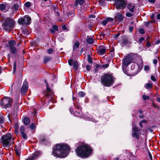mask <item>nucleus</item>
Wrapping results in <instances>:
<instances>
[{"instance_id": "a18cd8bd", "label": "nucleus", "mask_w": 160, "mask_h": 160, "mask_svg": "<svg viewBox=\"0 0 160 160\" xmlns=\"http://www.w3.org/2000/svg\"><path fill=\"white\" fill-rule=\"evenodd\" d=\"M84 0H79L78 2L80 5H81L84 2Z\"/></svg>"}, {"instance_id": "e433bc0d", "label": "nucleus", "mask_w": 160, "mask_h": 160, "mask_svg": "<svg viewBox=\"0 0 160 160\" xmlns=\"http://www.w3.org/2000/svg\"><path fill=\"white\" fill-rule=\"evenodd\" d=\"M150 68L148 66H144V70L146 71H148L149 70Z\"/></svg>"}, {"instance_id": "f8f14e48", "label": "nucleus", "mask_w": 160, "mask_h": 160, "mask_svg": "<svg viewBox=\"0 0 160 160\" xmlns=\"http://www.w3.org/2000/svg\"><path fill=\"white\" fill-rule=\"evenodd\" d=\"M69 64L71 66L73 65V68L75 70H77L78 68V62L75 60L73 61L72 59L71 58L69 59L68 61Z\"/></svg>"}, {"instance_id": "f3484780", "label": "nucleus", "mask_w": 160, "mask_h": 160, "mask_svg": "<svg viewBox=\"0 0 160 160\" xmlns=\"http://www.w3.org/2000/svg\"><path fill=\"white\" fill-rule=\"evenodd\" d=\"M127 8L130 12H134L135 5L134 3H129L127 5Z\"/></svg>"}, {"instance_id": "cd10ccee", "label": "nucleus", "mask_w": 160, "mask_h": 160, "mask_svg": "<svg viewBox=\"0 0 160 160\" xmlns=\"http://www.w3.org/2000/svg\"><path fill=\"white\" fill-rule=\"evenodd\" d=\"M85 95V93L82 92H79L78 96H79L82 97H83Z\"/></svg>"}, {"instance_id": "4468645a", "label": "nucleus", "mask_w": 160, "mask_h": 160, "mask_svg": "<svg viewBox=\"0 0 160 160\" xmlns=\"http://www.w3.org/2000/svg\"><path fill=\"white\" fill-rule=\"evenodd\" d=\"M28 88V83L27 81L25 80L21 88V93L22 94L25 93L27 90Z\"/></svg>"}, {"instance_id": "393cba45", "label": "nucleus", "mask_w": 160, "mask_h": 160, "mask_svg": "<svg viewBox=\"0 0 160 160\" xmlns=\"http://www.w3.org/2000/svg\"><path fill=\"white\" fill-rule=\"evenodd\" d=\"M133 137L135 138H138V132H132Z\"/></svg>"}, {"instance_id": "de8ad7c7", "label": "nucleus", "mask_w": 160, "mask_h": 160, "mask_svg": "<svg viewBox=\"0 0 160 160\" xmlns=\"http://www.w3.org/2000/svg\"><path fill=\"white\" fill-rule=\"evenodd\" d=\"M88 61L90 63H92V60L91 58L90 57H89L88 58Z\"/></svg>"}, {"instance_id": "603ef678", "label": "nucleus", "mask_w": 160, "mask_h": 160, "mask_svg": "<svg viewBox=\"0 0 160 160\" xmlns=\"http://www.w3.org/2000/svg\"><path fill=\"white\" fill-rule=\"evenodd\" d=\"M133 29V28L132 27H130L129 28V30L130 32H132Z\"/></svg>"}, {"instance_id": "338daca9", "label": "nucleus", "mask_w": 160, "mask_h": 160, "mask_svg": "<svg viewBox=\"0 0 160 160\" xmlns=\"http://www.w3.org/2000/svg\"><path fill=\"white\" fill-rule=\"evenodd\" d=\"M72 14V13L70 12H68V15L69 16V15H71Z\"/></svg>"}, {"instance_id": "37998d69", "label": "nucleus", "mask_w": 160, "mask_h": 160, "mask_svg": "<svg viewBox=\"0 0 160 160\" xmlns=\"http://www.w3.org/2000/svg\"><path fill=\"white\" fill-rule=\"evenodd\" d=\"M86 69L87 70L89 71L91 69V66L89 65H87L86 66Z\"/></svg>"}, {"instance_id": "864d4df0", "label": "nucleus", "mask_w": 160, "mask_h": 160, "mask_svg": "<svg viewBox=\"0 0 160 160\" xmlns=\"http://www.w3.org/2000/svg\"><path fill=\"white\" fill-rule=\"evenodd\" d=\"M14 128L15 129H18V126L17 124H15L14 125Z\"/></svg>"}, {"instance_id": "09e8293b", "label": "nucleus", "mask_w": 160, "mask_h": 160, "mask_svg": "<svg viewBox=\"0 0 160 160\" xmlns=\"http://www.w3.org/2000/svg\"><path fill=\"white\" fill-rule=\"evenodd\" d=\"M135 67V64H132L131 66V69L132 70H133Z\"/></svg>"}, {"instance_id": "c03bdc74", "label": "nucleus", "mask_w": 160, "mask_h": 160, "mask_svg": "<svg viewBox=\"0 0 160 160\" xmlns=\"http://www.w3.org/2000/svg\"><path fill=\"white\" fill-rule=\"evenodd\" d=\"M53 28L56 31H58L57 26L56 25H53L52 26Z\"/></svg>"}, {"instance_id": "c756f323", "label": "nucleus", "mask_w": 160, "mask_h": 160, "mask_svg": "<svg viewBox=\"0 0 160 160\" xmlns=\"http://www.w3.org/2000/svg\"><path fill=\"white\" fill-rule=\"evenodd\" d=\"M16 70V62H15L13 64V73H14Z\"/></svg>"}, {"instance_id": "052dcab7", "label": "nucleus", "mask_w": 160, "mask_h": 160, "mask_svg": "<svg viewBox=\"0 0 160 160\" xmlns=\"http://www.w3.org/2000/svg\"><path fill=\"white\" fill-rule=\"evenodd\" d=\"M50 31L52 33H54L55 32V30H53V29H50Z\"/></svg>"}, {"instance_id": "c9c22d12", "label": "nucleus", "mask_w": 160, "mask_h": 160, "mask_svg": "<svg viewBox=\"0 0 160 160\" xmlns=\"http://www.w3.org/2000/svg\"><path fill=\"white\" fill-rule=\"evenodd\" d=\"M133 15V14L131 13L130 12H127L126 14V16L128 17H130L132 16Z\"/></svg>"}, {"instance_id": "6e6d98bb", "label": "nucleus", "mask_w": 160, "mask_h": 160, "mask_svg": "<svg viewBox=\"0 0 160 160\" xmlns=\"http://www.w3.org/2000/svg\"><path fill=\"white\" fill-rule=\"evenodd\" d=\"M157 63V59H154L153 60V63L154 64H156Z\"/></svg>"}, {"instance_id": "3c124183", "label": "nucleus", "mask_w": 160, "mask_h": 160, "mask_svg": "<svg viewBox=\"0 0 160 160\" xmlns=\"http://www.w3.org/2000/svg\"><path fill=\"white\" fill-rule=\"evenodd\" d=\"M107 20H108V22H109V21H113V19L111 18H108L107 19Z\"/></svg>"}, {"instance_id": "aec40b11", "label": "nucleus", "mask_w": 160, "mask_h": 160, "mask_svg": "<svg viewBox=\"0 0 160 160\" xmlns=\"http://www.w3.org/2000/svg\"><path fill=\"white\" fill-rule=\"evenodd\" d=\"M152 86V84L151 81H149L148 82L144 85V88L148 89H150Z\"/></svg>"}, {"instance_id": "72a5a7b5", "label": "nucleus", "mask_w": 160, "mask_h": 160, "mask_svg": "<svg viewBox=\"0 0 160 160\" xmlns=\"http://www.w3.org/2000/svg\"><path fill=\"white\" fill-rule=\"evenodd\" d=\"M15 152L17 155L18 156H19L21 153L20 150L19 149H16L15 151Z\"/></svg>"}, {"instance_id": "bf43d9fd", "label": "nucleus", "mask_w": 160, "mask_h": 160, "mask_svg": "<svg viewBox=\"0 0 160 160\" xmlns=\"http://www.w3.org/2000/svg\"><path fill=\"white\" fill-rule=\"evenodd\" d=\"M151 46V44L149 42H147V46L148 47Z\"/></svg>"}, {"instance_id": "6ab92c4d", "label": "nucleus", "mask_w": 160, "mask_h": 160, "mask_svg": "<svg viewBox=\"0 0 160 160\" xmlns=\"http://www.w3.org/2000/svg\"><path fill=\"white\" fill-rule=\"evenodd\" d=\"M115 18L119 20L122 21L123 19V17L121 13L118 12L116 14Z\"/></svg>"}, {"instance_id": "8fccbe9b", "label": "nucleus", "mask_w": 160, "mask_h": 160, "mask_svg": "<svg viewBox=\"0 0 160 160\" xmlns=\"http://www.w3.org/2000/svg\"><path fill=\"white\" fill-rule=\"evenodd\" d=\"M151 79L152 81H155L156 80L155 77L153 75L151 76Z\"/></svg>"}, {"instance_id": "7ed1b4c3", "label": "nucleus", "mask_w": 160, "mask_h": 160, "mask_svg": "<svg viewBox=\"0 0 160 160\" xmlns=\"http://www.w3.org/2000/svg\"><path fill=\"white\" fill-rule=\"evenodd\" d=\"M101 79L102 83L106 87L112 85L114 81L113 77L110 74H104L101 76Z\"/></svg>"}, {"instance_id": "680f3d73", "label": "nucleus", "mask_w": 160, "mask_h": 160, "mask_svg": "<svg viewBox=\"0 0 160 160\" xmlns=\"http://www.w3.org/2000/svg\"><path fill=\"white\" fill-rule=\"evenodd\" d=\"M141 122L142 123H146L147 122V121L145 120H142L141 121Z\"/></svg>"}, {"instance_id": "4be33fe9", "label": "nucleus", "mask_w": 160, "mask_h": 160, "mask_svg": "<svg viewBox=\"0 0 160 160\" xmlns=\"http://www.w3.org/2000/svg\"><path fill=\"white\" fill-rule=\"evenodd\" d=\"M79 45L80 43L78 42L77 41L76 42H75L74 44V45L73 47V50H77L78 48Z\"/></svg>"}, {"instance_id": "1a4fd4ad", "label": "nucleus", "mask_w": 160, "mask_h": 160, "mask_svg": "<svg viewBox=\"0 0 160 160\" xmlns=\"http://www.w3.org/2000/svg\"><path fill=\"white\" fill-rule=\"evenodd\" d=\"M132 57L130 55H128L122 60V64L125 66H128L132 62Z\"/></svg>"}, {"instance_id": "c85d7f7f", "label": "nucleus", "mask_w": 160, "mask_h": 160, "mask_svg": "<svg viewBox=\"0 0 160 160\" xmlns=\"http://www.w3.org/2000/svg\"><path fill=\"white\" fill-rule=\"evenodd\" d=\"M142 97L143 98V100H145L147 99H148L149 98V97L148 96H146L145 95H143L142 96Z\"/></svg>"}, {"instance_id": "69168bd1", "label": "nucleus", "mask_w": 160, "mask_h": 160, "mask_svg": "<svg viewBox=\"0 0 160 160\" xmlns=\"http://www.w3.org/2000/svg\"><path fill=\"white\" fill-rule=\"evenodd\" d=\"M15 132L16 134H18V129H15Z\"/></svg>"}, {"instance_id": "473e14b6", "label": "nucleus", "mask_w": 160, "mask_h": 160, "mask_svg": "<svg viewBox=\"0 0 160 160\" xmlns=\"http://www.w3.org/2000/svg\"><path fill=\"white\" fill-rule=\"evenodd\" d=\"M47 52L48 54H50L53 52V51L52 49L50 48L47 50Z\"/></svg>"}, {"instance_id": "a19ab883", "label": "nucleus", "mask_w": 160, "mask_h": 160, "mask_svg": "<svg viewBox=\"0 0 160 160\" xmlns=\"http://www.w3.org/2000/svg\"><path fill=\"white\" fill-rule=\"evenodd\" d=\"M108 20H107V19H106V20L105 21H103L102 22V24L104 25V26H105L107 24V22H108Z\"/></svg>"}, {"instance_id": "4c0bfd02", "label": "nucleus", "mask_w": 160, "mask_h": 160, "mask_svg": "<svg viewBox=\"0 0 160 160\" xmlns=\"http://www.w3.org/2000/svg\"><path fill=\"white\" fill-rule=\"evenodd\" d=\"M35 125L33 123L31 124L30 126V128L32 129H34L35 128Z\"/></svg>"}, {"instance_id": "774afa93", "label": "nucleus", "mask_w": 160, "mask_h": 160, "mask_svg": "<svg viewBox=\"0 0 160 160\" xmlns=\"http://www.w3.org/2000/svg\"><path fill=\"white\" fill-rule=\"evenodd\" d=\"M157 101L158 102H160V98H157Z\"/></svg>"}, {"instance_id": "7c9ffc66", "label": "nucleus", "mask_w": 160, "mask_h": 160, "mask_svg": "<svg viewBox=\"0 0 160 160\" xmlns=\"http://www.w3.org/2000/svg\"><path fill=\"white\" fill-rule=\"evenodd\" d=\"M139 32L141 34H143L144 33V30L143 28H140L138 30Z\"/></svg>"}, {"instance_id": "5701e85b", "label": "nucleus", "mask_w": 160, "mask_h": 160, "mask_svg": "<svg viewBox=\"0 0 160 160\" xmlns=\"http://www.w3.org/2000/svg\"><path fill=\"white\" fill-rule=\"evenodd\" d=\"M52 58L50 57L46 56L44 57L43 60V62L44 63H46L48 62L51 60Z\"/></svg>"}, {"instance_id": "9d476101", "label": "nucleus", "mask_w": 160, "mask_h": 160, "mask_svg": "<svg viewBox=\"0 0 160 160\" xmlns=\"http://www.w3.org/2000/svg\"><path fill=\"white\" fill-rule=\"evenodd\" d=\"M40 152L39 151H37L32 154V156L29 157L25 160H34L37 159L40 155Z\"/></svg>"}, {"instance_id": "f704fd0d", "label": "nucleus", "mask_w": 160, "mask_h": 160, "mask_svg": "<svg viewBox=\"0 0 160 160\" xmlns=\"http://www.w3.org/2000/svg\"><path fill=\"white\" fill-rule=\"evenodd\" d=\"M132 132H139L138 128L136 127L133 128Z\"/></svg>"}, {"instance_id": "dca6fc26", "label": "nucleus", "mask_w": 160, "mask_h": 160, "mask_svg": "<svg viewBox=\"0 0 160 160\" xmlns=\"http://www.w3.org/2000/svg\"><path fill=\"white\" fill-rule=\"evenodd\" d=\"M20 131L21 134V135L22 138L25 139H27V137L26 133L25 132V128L23 126H21L20 127Z\"/></svg>"}, {"instance_id": "2eb2a0df", "label": "nucleus", "mask_w": 160, "mask_h": 160, "mask_svg": "<svg viewBox=\"0 0 160 160\" xmlns=\"http://www.w3.org/2000/svg\"><path fill=\"white\" fill-rule=\"evenodd\" d=\"M106 50L105 48L102 46H99L97 49L98 53L100 55L104 54Z\"/></svg>"}, {"instance_id": "f257e3e1", "label": "nucleus", "mask_w": 160, "mask_h": 160, "mask_svg": "<svg viewBox=\"0 0 160 160\" xmlns=\"http://www.w3.org/2000/svg\"><path fill=\"white\" fill-rule=\"evenodd\" d=\"M70 147L67 144H58L55 145L52 152L54 157L61 158L66 157L69 152Z\"/></svg>"}, {"instance_id": "6e6552de", "label": "nucleus", "mask_w": 160, "mask_h": 160, "mask_svg": "<svg viewBox=\"0 0 160 160\" xmlns=\"http://www.w3.org/2000/svg\"><path fill=\"white\" fill-rule=\"evenodd\" d=\"M115 4L117 9L124 8L126 4L124 0H115Z\"/></svg>"}, {"instance_id": "0eeeda50", "label": "nucleus", "mask_w": 160, "mask_h": 160, "mask_svg": "<svg viewBox=\"0 0 160 160\" xmlns=\"http://www.w3.org/2000/svg\"><path fill=\"white\" fill-rule=\"evenodd\" d=\"M18 22L21 25H27L30 23L31 18L28 16H25L19 19Z\"/></svg>"}, {"instance_id": "13d9d810", "label": "nucleus", "mask_w": 160, "mask_h": 160, "mask_svg": "<svg viewBox=\"0 0 160 160\" xmlns=\"http://www.w3.org/2000/svg\"><path fill=\"white\" fill-rule=\"evenodd\" d=\"M3 122V119L2 118H0V123H2Z\"/></svg>"}, {"instance_id": "a878e982", "label": "nucleus", "mask_w": 160, "mask_h": 160, "mask_svg": "<svg viewBox=\"0 0 160 160\" xmlns=\"http://www.w3.org/2000/svg\"><path fill=\"white\" fill-rule=\"evenodd\" d=\"M100 36L101 39L103 38H107V37H106V33H101L100 34Z\"/></svg>"}, {"instance_id": "9b49d317", "label": "nucleus", "mask_w": 160, "mask_h": 160, "mask_svg": "<svg viewBox=\"0 0 160 160\" xmlns=\"http://www.w3.org/2000/svg\"><path fill=\"white\" fill-rule=\"evenodd\" d=\"M9 43L12 53L13 54L15 53L16 50V49L15 47V45L16 44V42L14 41H10Z\"/></svg>"}, {"instance_id": "423d86ee", "label": "nucleus", "mask_w": 160, "mask_h": 160, "mask_svg": "<svg viewBox=\"0 0 160 160\" xmlns=\"http://www.w3.org/2000/svg\"><path fill=\"white\" fill-rule=\"evenodd\" d=\"M12 100L10 97H5L0 102L2 107L6 108H9L11 106Z\"/></svg>"}, {"instance_id": "58836bf2", "label": "nucleus", "mask_w": 160, "mask_h": 160, "mask_svg": "<svg viewBox=\"0 0 160 160\" xmlns=\"http://www.w3.org/2000/svg\"><path fill=\"white\" fill-rule=\"evenodd\" d=\"M144 41L145 39L143 37H141L139 39V42L140 43H141Z\"/></svg>"}, {"instance_id": "5fc2aeb1", "label": "nucleus", "mask_w": 160, "mask_h": 160, "mask_svg": "<svg viewBox=\"0 0 160 160\" xmlns=\"http://www.w3.org/2000/svg\"><path fill=\"white\" fill-rule=\"evenodd\" d=\"M154 16H155V14L154 13H152L151 16V19H154Z\"/></svg>"}, {"instance_id": "20e7f679", "label": "nucleus", "mask_w": 160, "mask_h": 160, "mask_svg": "<svg viewBox=\"0 0 160 160\" xmlns=\"http://www.w3.org/2000/svg\"><path fill=\"white\" fill-rule=\"evenodd\" d=\"M14 138L12 135L10 133H8L3 135L1 138V142L4 147L10 146L11 144L13 142Z\"/></svg>"}, {"instance_id": "e2e57ef3", "label": "nucleus", "mask_w": 160, "mask_h": 160, "mask_svg": "<svg viewBox=\"0 0 160 160\" xmlns=\"http://www.w3.org/2000/svg\"><path fill=\"white\" fill-rule=\"evenodd\" d=\"M157 18L158 19H160V14H159L157 15Z\"/></svg>"}, {"instance_id": "4d7b16f0", "label": "nucleus", "mask_w": 160, "mask_h": 160, "mask_svg": "<svg viewBox=\"0 0 160 160\" xmlns=\"http://www.w3.org/2000/svg\"><path fill=\"white\" fill-rule=\"evenodd\" d=\"M148 2L150 3H153L155 2V0H148Z\"/></svg>"}, {"instance_id": "a211bd4d", "label": "nucleus", "mask_w": 160, "mask_h": 160, "mask_svg": "<svg viewBox=\"0 0 160 160\" xmlns=\"http://www.w3.org/2000/svg\"><path fill=\"white\" fill-rule=\"evenodd\" d=\"M45 83L47 84V93L46 95L47 96H49L51 94H52V93L51 92V89L49 88V85L48 82L45 81Z\"/></svg>"}, {"instance_id": "79ce46f5", "label": "nucleus", "mask_w": 160, "mask_h": 160, "mask_svg": "<svg viewBox=\"0 0 160 160\" xmlns=\"http://www.w3.org/2000/svg\"><path fill=\"white\" fill-rule=\"evenodd\" d=\"M108 66H109V64H107L105 65H102L101 67L102 68H108Z\"/></svg>"}, {"instance_id": "2f4dec72", "label": "nucleus", "mask_w": 160, "mask_h": 160, "mask_svg": "<svg viewBox=\"0 0 160 160\" xmlns=\"http://www.w3.org/2000/svg\"><path fill=\"white\" fill-rule=\"evenodd\" d=\"M25 6L27 8L30 7L31 6L30 2H26L25 4Z\"/></svg>"}, {"instance_id": "bb28decb", "label": "nucleus", "mask_w": 160, "mask_h": 160, "mask_svg": "<svg viewBox=\"0 0 160 160\" xmlns=\"http://www.w3.org/2000/svg\"><path fill=\"white\" fill-rule=\"evenodd\" d=\"M18 7H19L18 5L17 4H15L13 5V6L12 7V8L14 10H16L18 9Z\"/></svg>"}, {"instance_id": "412c9836", "label": "nucleus", "mask_w": 160, "mask_h": 160, "mask_svg": "<svg viewBox=\"0 0 160 160\" xmlns=\"http://www.w3.org/2000/svg\"><path fill=\"white\" fill-rule=\"evenodd\" d=\"M86 41L88 43L92 44L93 42L94 38L92 37H89L88 36L86 39Z\"/></svg>"}, {"instance_id": "0e129e2a", "label": "nucleus", "mask_w": 160, "mask_h": 160, "mask_svg": "<svg viewBox=\"0 0 160 160\" xmlns=\"http://www.w3.org/2000/svg\"><path fill=\"white\" fill-rule=\"evenodd\" d=\"M34 110V112H33L32 113V115L33 116H35V115H36V111H35L34 110Z\"/></svg>"}, {"instance_id": "ddd939ff", "label": "nucleus", "mask_w": 160, "mask_h": 160, "mask_svg": "<svg viewBox=\"0 0 160 160\" xmlns=\"http://www.w3.org/2000/svg\"><path fill=\"white\" fill-rule=\"evenodd\" d=\"M9 5L6 3L0 4V10L2 11L6 12L9 9Z\"/></svg>"}, {"instance_id": "39448f33", "label": "nucleus", "mask_w": 160, "mask_h": 160, "mask_svg": "<svg viewBox=\"0 0 160 160\" xmlns=\"http://www.w3.org/2000/svg\"><path fill=\"white\" fill-rule=\"evenodd\" d=\"M14 24L15 22L13 20L9 18H7L5 22L3 24V29L6 31L9 32L13 29Z\"/></svg>"}, {"instance_id": "49530a36", "label": "nucleus", "mask_w": 160, "mask_h": 160, "mask_svg": "<svg viewBox=\"0 0 160 160\" xmlns=\"http://www.w3.org/2000/svg\"><path fill=\"white\" fill-rule=\"evenodd\" d=\"M105 33H106V37H108L110 35V34L109 33V31H108V32H105Z\"/></svg>"}, {"instance_id": "ea45409f", "label": "nucleus", "mask_w": 160, "mask_h": 160, "mask_svg": "<svg viewBox=\"0 0 160 160\" xmlns=\"http://www.w3.org/2000/svg\"><path fill=\"white\" fill-rule=\"evenodd\" d=\"M23 33L25 34H28V31L26 29H24L23 30Z\"/></svg>"}, {"instance_id": "f03ea898", "label": "nucleus", "mask_w": 160, "mask_h": 160, "mask_svg": "<svg viewBox=\"0 0 160 160\" xmlns=\"http://www.w3.org/2000/svg\"><path fill=\"white\" fill-rule=\"evenodd\" d=\"M75 151L78 156L82 157L87 158L91 154L92 150L88 145L84 143H81Z\"/></svg>"}, {"instance_id": "b1692460", "label": "nucleus", "mask_w": 160, "mask_h": 160, "mask_svg": "<svg viewBox=\"0 0 160 160\" xmlns=\"http://www.w3.org/2000/svg\"><path fill=\"white\" fill-rule=\"evenodd\" d=\"M23 122L24 124L27 125L30 123V120L28 118L25 117L23 119Z\"/></svg>"}]
</instances>
